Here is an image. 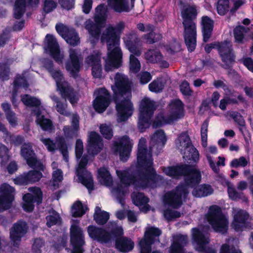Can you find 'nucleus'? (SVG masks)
Listing matches in <instances>:
<instances>
[{
    "mask_svg": "<svg viewBox=\"0 0 253 253\" xmlns=\"http://www.w3.org/2000/svg\"><path fill=\"white\" fill-rule=\"evenodd\" d=\"M88 143V152L92 155L97 154L103 147L101 137L95 132L90 133Z\"/></svg>",
    "mask_w": 253,
    "mask_h": 253,
    "instance_id": "25",
    "label": "nucleus"
},
{
    "mask_svg": "<svg viewBox=\"0 0 253 253\" xmlns=\"http://www.w3.org/2000/svg\"><path fill=\"white\" fill-rule=\"evenodd\" d=\"M131 196L133 203L136 206L145 205L149 202V199L142 193L133 192Z\"/></svg>",
    "mask_w": 253,
    "mask_h": 253,
    "instance_id": "53",
    "label": "nucleus"
},
{
    "mask_svg": "<svg viewBox=\"0 0 253 253\" xmlns=\"http://www.w3.org/2000/svg\"><path fill=\"white\" fill-rule=\"evenodd\" d=\"M112 88L114 93L118 122H125L131 116L133 111L131 101L130 84L127 77L117 73L115 77V85L112 86Z\"/></svg>",
    "mask_w": 253,
    "mask_h": 253,
    "instance_id": "3",
    "label": "nucleus"
},
{
    "mask_svg": "<svg viewBox=\"0 0 253 253\" xmlns=\"http://www.w3.org/2000/svg\"><path fill=\"white\" fill-rule=\"evenodd\" d=\"M162 35L155 32H149L143 36L142 38L145 40L148 44H152L161 40Z\"/></svg>",
    "mask_w": 253,
    "mask_h": 253,
    "instance_id": "58",
    "label": "nucleus"
},
{
    "mask_svg": "<svg viewBox=\"0 0 253 253\" xmlns=\"http://www.w3.org/2000/svg\"><path fill=\"white\" fill-rule=\"evenodd\" d=\"M181 15L182 22H194L197 15V11L195 6H185L181 10Z\"/></svg>",
    "mask_w": 253,
    "mask_h": 253,
    "instance_id": "34",
    "label": "nucleus"
},
{
    "mask_svg": "<svg viewBox=\"0 0 253 253\" xmlns=\"http://www.w3.org/2000/svg\"><path fill=\"white\" fill-rule=\"evenodd\" d=\"M100 131L102 135L106 139H110L113 137V130L109 125L102 124L100 126Z\"/></svg>",
    "mask_w": 253,
    "mask_h": 253,
    "instance_id": "63",
    "label": "nucleus"
},
{
    "mask_svg": "<svg viewBox=\"0 0 253 253\" xmlns=\"http://www.w3.org/2000/svg\"><path fill=\"white\" fill-rule=\"evenodd\" d=\"M31 170L27 173L16 177L14 179L15 183L19 185H26L39 181L42 177V174L38 169Z\"/></svg>",
    "mask_w": 253,
    "mask_h": 253,
    "instance_id": "23",
    "label": "nucleus"
},
{
    "mask_svg": "<svg viewBox=\"0 0 253 253\" xmlns=\"http://www.w3.org/2000/svg\"><path fill=\"white\" fill-rule=\"evenodd\" d=\"M169 114L159 116L154 122L153 126L158 127L165 124H170L184 116L183 104L179 99L172 100L169 106Z\"/></svg>",
    "mask_w": 253,
    "mask_h": 253,
    "instance_id": "7",
    "label": "nucleus"
},
{
    "mask_svg": "<svg viewBox=\"0 0 253 253\" xmlns=\"http://www.w3.org/2000/svg\"><path fill=\"white\" fill-rule=\"evenodd\" d=\"M28 225L25 221L20 220L14 223L10 229V238L13 246L18 247L21 238L27 233Z\"/></svg>",
    "mask_w": 253,
    "mask_h": 253,
    "instance_id": "14",
    "label": "nucleus"
},
{
    "mask_svg": "<svg viewBox=\"0 0 253 253\" xmlns=\"http://www.w3.org/2000/svg\"><path fill=\"white\" fill-rule=\"evenodd\" d=\"M20 155L26 161L27 164L31 168L43 171L44 167L38 159L31 142L23 143L21 146Z\"/></svg>",
    "mask_w": 253,
    "mask_h": 253,
    "instance_id": "10",
    "label": "nucleus"
},
{
    "mask_svg": "<svg viewBox=\"0 0 253 253\" xmlns=\"http://www.w3.org/2000/svg\"><path fill=\"white\" fill-rule=\"evenodd\" d=\"M28 190L31 193H27L23 196L24 203L23 208L25 211L30 212L34 209V203H37L38 205L42 203V192L41 189L37 187H30Z\"/></svg>",
    "mask_w": 253,
    "mask_h": 253,
    "instance_id": "13",
    "label": "nucleus"
},
{
    "mask_svg": "<svg viewBox=\"0 0 253 253\" xmlns=\"http://www.w3.org/2000/svg\"><path fill=\"white\" fill-rule=\"evenodd\" d=\"M107 17L106 6L103 4L98 5L95 9V14L94 16V21L98 23H103L105 25Z\"/></svg>",
    "mask_w": 253,
    "mask_h": 253,
    "instance_id": "36",
    "label": "nucleus"
},
{
    "mask_svg": "<svg viewBox=\"0 0 253 253\" xmlns=\"http://www.w3.org/2000/svg\"><path fill=\"white\" fill-rule=\"evenodd\" d=\"M206 156L208 160V162L210 164L211 168L212 169L215 173H218L219 171V169L218 166L220 165H221L223 166L225 165V158L219 157L218 158L219 160L217 162L216 166L213 161H212L211 156H210L209 154H207Z\"/></svg>",
    "mask_w": 253,
    "mask_h": 253,
    "instance_id": "61",
    "label": "nucleus"
},
{
    "mask_svg": "<svg viewBox=\"0 0 253 253\" xmlns=\"http://www.w3.org/2000/svg\"><path fill=\"white\" fill-rule=\"evenodd\" d=\"M52 100L56 104L55 109L56 111L61 115L69 116L71 115L70 112L67 111V103L66 99L63 101L60 100L58 97L52 95L50 96Z\"/></svg>",
    "mask_w": 253,
    "mask_h": 253,
    "instance_id": "35",
    "label": "nucleus"
},
{
    "mask_svg": "<svg viewBox=\"0 0 253 253\" xmlns=\"http://www.w3.org/2000/svg\"><path fill=\"white\" fill-rule=\"evenodd\" d=\"M249 30L248 28L243 26L236 27L234 30V35L236 42L242 43L244 37V34Z\"/></svg>",
    "mask_w": 253,
    "mask_h": 253,
    "instance_id": "54",
    "label": "nucleus"
},
{
    "mask_svg": "<svg viewBox=\"0 0 253 253\" xmlns=\"http://www.w3.org/2000/svg\"><path fill=\"white\" fill-rule=\"evenodd\" d=\"M156 108L155 102L149 98H144L141 101L138 126L141 132L148 127L149 121L153 116Z\"/></svg>",
    "mask_w": 253,
    "mask_h": 253,
    "instance_id": "9",
    "label": "nucleus"
},
{
    "mask_svg": "<svg viewBox=\"0 0 253 253\" xmlns=\"http://www.w3.org/2000/svg\"><path fill=\"white\" fill-rule=\"evenodd\" d=\"M184 28L183 36L188 50H194L197 44V28L195 22H182Z\"/></svg>",
    "mask_w": 253,
    "mask_h": 253,
    "instance_id": "12",
    "label": "nucleus"
},
{
    "mask_svg": "<svg viewBox=\"0 0 253 253\" xmlns=\"http://www.w3.org/2000/svg\"><path fill=\"white\" fill-rule=\"evenodd\" d=\"M14 88L12 91V96L11 101L13 104L15 103V96L16 95L18 88L19 86L23 87H28V84L24 77H17L16 80L13 82Z\"/></svg>",
    "mask_w": 253,
    "mask_h": 253,
    "instance_id": "51",
    "label": "nucleus"
},
{
    "mask_svg": "<svg viewBox=\"0 0 253 253\" xmlns=\"http://www.w3.org/2000/svg\"><path fill=\"white\" fill-rule=\"evenodd\" d=\"M233 213L234 220L232 226L236 231H241L244 228L251 226L250 224L252 218L246 211L233 209Z\"/></svg>",
    "mask_w": 253,
    "mask_h": 253,
    "instance_id": "17",
    "label": "nucleus"
},
{
    "mask_svg": "<svg viewBox=\"0 0 253 253\" xmlns=\"http://www.w3.org/2000/svg\"><path fill=\"white\" fill-rule=\"evenodd\" d=\"M154 243L143 236L138 241V247L140 253H159L157 251L152 252V245Z\"/></svg>",
    "mask_w": 253,
    "mask_h": 253,
    "instance_id": "37",
    "label": "nucleus"
},
{
    "mask_svg": "<svg viewBox=\"0 0 253 253\" xmlns=\"http://www.w3.org/2000/svg\"><path fill=\"white\" fill-rule=\"evenodd\" d=\"M39 3V0H16L15 3L14 15L16 19H19L25 11L27 5L36 6Z\"/></svg>",
    "mask_w": 253,
    "mask_h": 253,
    "instance_id": "29",
    "label": "nucleus"
},
{
    "mask_svg": "<svg viewBox=\"0 0 253 253\" xmlns=\"http://www.w3.org/2000/svg\"><path fill=\"white\" fill-rule=\"evenodd\" d=\"M135 0H131V5L129 4L128 0H107L108 5L118 13L128 12L131 10L133 6Z\"/></svg>",
    "mask_w": 253,
    "mask_h": 253,
    "instance_id": "27",
    "label": "nucleus"
},
{
    "mask_svg": "<svg viewBox=\"0 0 253 253\" xmlns=\"http://www.w3.org/2000/svg\"><path fill=\"white\" fill-rule=\"evenodd\" d=\"M14 189L4 183L0 187V211L8 209L14 200Z\"/></svg>",
    "mask_w": 253,
    "mask_h": 253,
    "instance_id": "20",
    "label": "nucleus"
},
{
    "mask_svg": "<svg viewBox=\"0 0 253 253\" xmlns=\"http://www.w3.org/2000/svg\"><path fill=\"white\" fill-rule=\"evenodd\" d=\"M135 54L131 53L129 56V69L133 73L138 72L141 68V65L139 61L135 56Z\"/></svg>",
    "mask_w": 253,
    "mask_h": 253,
    "instance_id": "56",
    "label": "nucleus"
},
{
    "mask_svg": "<svg viewBox=\"0 0 253 253\" xmlns=\"http://www.w3.org/2000/svg\"><path fill=\"white\" fill-rule=\"evenodd\" d=\"M104 26L103 23H98L88 19L84 22V28L92 38L91 43L95 44L98 41L101 34V28Z\"/></svg>",
    "mask_w": 253,
    "mask_h": 253,
    "instance_id": "24",
    "label": "nucleus"
},
{
    "mask_svg": "<svg viewBox=\"0 0 253 253\" xmlns=\"http://www.w3.org/2000/svg\"><path fill=\"white\" fill-rule=\"evenodd\" d=\"M108 229L116 238L115 246L119 251L126 253L132 251L134 243L130 238L122 236L124 232L121 226L118 225L115 222H110L108 224Z\"/></svg>",
    "mask_w": 253,
    "mask_h": 253,
    "instance_id": "8",
    "label": "nucleus"
},
{
    "mask_svg": "<svg viewBox=\"0 0 253 253\" xmlns=\"http://www.w3.org/2000/svg\"><path fill=\"white\" fill-rule=\"evenodd\" d=\"M98 178L100 182L106 186H110L112 184V178L109 171L104 168H101L98 170Z\"/></svg>",
    "mask_w": 253,
    "mask_h": 253,
    "instance_id": "41",
    "label": "nucleus"
},
{
    "mask_svg": "<svg viewBox=\"0 0 253 253\" xmlns=\"http://www.w3.org/2000/svg\"><path fill=\"white\" fill-rule=\"evenodd\" d=\"M100 41L102 43L106 42L107 46V57L104 58L105 70L109 72L120 67L123 52L119 46L115 28L109 25L102 33Z\"/></svg>",
    "mask_w": 253,
    "mask_h": 253,
    "instance_id": "4",
    "label": "nucleus"
},
{
    "mask_svg": "<svg viewBox=\"0 0 253 253\" xmlns=\"http://www.w3.org/2000/svg\"><path fill=\"white\" fill-rule=\"evenodd\" d=\"M21 101L27 106L35 107L34 109L39 108L41 105V101L36 97L32 96L28 94H25L21 96Z\"/></svg>",
    "mask_w": 253,
    "mask_h": 253,
    "instance_id": "45",
    "label": "nucleus"
},
{
    "mask_svg": "<svg viewBox=\"0 0 253 253\" xmlns=\"http://www.w3.org/2000/svg\"><path fill=\"white\" fill-rule=\"evenodd\" d=\"M216 49L218 50L219 55L234 52L231 43L228 41L222 42H217Z\"/></svg>",
    "mask_w": 253,
    "mask_h": 253,
    "instance_id": "50",
    "label": "nucleus"
},
{
    "mask_svg": "<svg viewBox=\"0 0 253 253\" xmlns=\"http://www.w3.org/2000/svg\"><path fill=\"white\" fill-rule=\"evenodd\" d=\"M167 139L164 131L162 129L156 131L151 137V144L157 145L158 146L163 147L164 146Z\"/></svg>",
    "mask_w": 253,
    "mask_h": 253,
    "instance_id": "40",
    "label": "nucleus"
},
{
    "mask_svg": "<svg viewBox=\"0 0 253 253\" xmlns=\"http://www.w3.org/2000/svg\"><path fill=\"white\" fill-rule=\"evenodd\" d=\"M101 59V52L99 51H94L85 58L84 63L88 67H92L100 64Z\"/></svg>",
    "mask_w": 253,
    "mask_h": 253,
    "instance_id": "44",
    "label": "nucleus"
},
{
    "mask_svg": "<svg viewBox=\"0 0 253 253\" xmlns=\"http://www.w3.org/2000/svg\"><path fill=\"white\" fill-rule=\"evenodd\" d=\"M201 24L204 42H207L211 35L213 30V21L207 16L202 18Z\"/></svg>",
    "mask_w": 253,
    "mask_h": 253,
    "instance_id": "32",
    "label": "nucleus"
},
{
    "mask_svg": "<svg viewBox=\"0 0 253 253\" xmlns=\"http://www.w3.org/2000/svg\"><path fill=\"white\" fill-rule=\"evenodd\" d=\"M123 41L127 49L130 52L139 56L142 53L141 49L138 45L140 39L135 31H131L126 33L123 38Z\"/></svg>",
    "mask_w": 253,
    "mask_h": 253,
    "instance_id": "19",
    "label": "nucleus"
},
{
    "mask_svg": "<svg viewBox=\"0 0 253 253\" xmlns=\"http://www.w3.org/2000/svg\"><path fill=\"white\" fill-rule=\"evenodd\" d=\"M94 219L99 225L105 224L109 218V213L104 211H101L99 207H96L93 215Z\"/></svg>",
    "mask_w": 253,
    "mask_h": 253,
    "instance_id": "42",
    "label": "nucleus"
},
{
    "mask_svg": "<svg viewBox=\"0 0 253 253\" xmlns=\"http://www.w3.org/2000/svg\"><path fill=\"white\" fill-rule=\"evenodd\" d=\"M56 142L57 144V148H59L64 159L66 162H68V148L65 138L63 136H58L56 138Z\"/></svg>",
    "mask_w": 253,
    "mask_h": 253,
    "instance_id": "49",
    "label": "nucleus"
},
{
    "mask_svg": "<svg viewBox=\"0 0 253 253\" xmlns=\"http://www.w3.org/2000/svg\"><path fill=\"white\" fill-rule=\"evenodd\" d=\"M163 170L170 176H184V183L179 184L174 189L164 195L165 204L173 209H178L182 204V198H185L189 193L188 188H193L200 183L201 172L196 166L187 164L163 168Z\"/></svg>",
    "mask_w": 253,
    "mask_h": 253,
    "instance_id": "2",
    "label": "nucleus"
},
{
    "mask_svg": "<svg viewBox=\"0 0 253 253\" xmlns=\"http://www.w3.org/2000/svg\"><path fill=\"white\" fill-rule=\"evenodd\" d=\"M57 89L64 99H68L72 105L77 103V98L74 89L67 82H64L58 85Z\"/></svg>",
    "mask_w": 253,
    "mask_h": 253,
    "instance_id": "28",
    "label": "nucleus"
},
{
    "mask_svg": "<svg viewBox=\"0 0 253 253\" xmlns=\"http://www.w3.org/2000/svg\"><path fill=\"white\" fill-rule=\"evenodd\" d=\"M228 186V193L229 197L233 200H237L239 199H244L247 201V199L245 197L244 193L242 192H238L230 183H227Z\"/></svg>",
    "mask_w": 253,
    "mask_h": 253,
    "instance_id": "52",
    "label": "nucleus"
},
{
    "mask_svg": "<svg viewBox=\"0 0 253 253\" xmlns=\"http://www.w3.org/2000/svg\"><path fill=\"white\" fill-rule=\"evenodd\" d=\"M70 238L74 248V251L71 253H83L84 252L83 249L84 242L83 231L77 224H73L70 227Z\"/></svg>",
    "mask_w": 253,
    "mask_h": 253,
    "instance_id": "15",
    "label": "nucleus"
},
{
    "mask_svg": "<svg viewBox=\"0 0 253 253\" xmlns=\"http://www.w3.org/2000/svg\"><path fill=\"white\" fill-rule=\"evenodd\" d=\"M31 114L37 117L36 122L40 125L42 129L45 131H50L54 128L53 124L51 120L44 118L41 115V110L39 108L32 109Z\"/></svg>",
    "mask_w": 253,
    "mask_h": 253,
    "instance_id": "31",
    "label": "nucleus"
},
{
    "mask_svg": "<svg viewBox=\"0 0 253 253\" xmlns=\"http://www.w3.org/2000/svg\"><path fill=\"white\" fill-rule=\"evenodd\" d=\"M46 225L51 227L54 225H60L61 223V218L59 214L54 210L49 211V215L46 217Z\"/></svg>",
    "mask_w": 253,
    "mask_h": 253,
    "instance_id": "46",
    "label": "nucleus"
},
{
    "mask_svg": "<svg viewBox=\"0 0 253 253\" xmlns=\"http://www.w3.org/2000/svg\"><path fill=\"white\" fill-rule=\"evenodd\" d=\"M181 153L183 154V158L185 161L192 160L196 162L199 160V152L192 145L184 149Z\"/></svg>",
    "mask_w": 253,
    "mask_h": 253,
    "instance_id": "39",
    "label": "nucleus"
},
{
    "mask_svg": "<svg viewBox=\"0 0 253 253\" xmlns=\"http://www.w3.org/2000/svg\"><path fill=\"white\" fill-rule=\"evenodd\" d=\"M192 239L193 243H195V248L196 251L199 252H205V253H215V251L211 250L208 252L206 245L210 242L209 235L208 233L204 234L199 229L194 228L192 229Z\"/></svg>",
    "mask_w": 253,
    "mask_h": 253,
    "instance_id": "18",
    "label": "nucleus"
},
{
    "mask_svg": "<svg viewBox=\"0 0 253 253\" xmlns=\"http://www.w3.org/2000/svg\"><path fill=\"white\" fill-rule=\"evenodd\" d=\"M41 141L45 146L47 149L52 152H54L57 149L56 143L49 138H45L42 136L40 137Z\"/></svg>",
    "mask_w": 253,
    "mask_h": 253,
    "instance_id": "62",
    "label": "nucleus"
},
{
    "mask_svg": "<svg viewBox=\"0 0 253 253\" xmlns=\"http://www.w3.org/2000/svg\"><path fill=\"white\" fill-rule=\"evenodd\" d=\"M176 146L181 152L184 149L192 145L190 138L188 135V131H184L180 133L175 141Z\"/></svg>",
    "mask_w": 253,
    "mask_h": 253,
    "instance_id": "33",
    "label": "nucleus"
},
{
    "mask_svg": "<svg viewBox=\"0 0 253 253\" xmlns=\"http://www.w3.org/2000/svg\"><path fill=\"white\" fill-rule=\"evenodd\" d=\"M161 234L162 231L159 228L152 226L146 228L143 236L154 243L159 242V236Z\"/></svg>",
    "mask_w": 253,
    "mask_h": 253,
    "instance_id": "38",
    "label": "nucleus"
},
{
    "mask_svg": "<svg viewBox=\"0 0 253 253\" xmlns=\"http://www.w3.org/2000/svg\"><path fill=\"white\" fill-rule=\"evenodd\" d=\"M84 58L79 51L70 48L69 50V59L65 63V68L71 77L76 78L83 65Z\"/></svg>",
    "mask_w": 253,
    "mask_h": 253,
    "instance_id": "11",
    "label": "nucleus"
},
{
    "mask_svg": "<svg viewBox=\"0 0 253 253\" xmlns=\"http://www.w3.org/2000/svg\"><path fill=\"white\" fill-rule=\"evenodd\" d=\"M46 41L44 49L48 51L53 59L58 63H62L64 55L60 53L59 46L55 38L51 35L47 34L45 37Z\"/></svg>",
    "mask_w": 253,
    "mask_h": 253,
    "instance_id": "22",
    "label": "nucleus"
},
{
    "mask_svg": "<svg viewBox=\"0 0 253 253\" xmlns=\"http://www.w3.org/2000/svg\"><path fill=\"white\" fill-rule=\"evenodd\" d=\"M220 56L223 63V64H220V65L224 69L232 67V65L235 62L236 56L234 52L220 55Z\"/></svg>",
    "mask_w": 253,
    "mask_h": 253,
    "instance_id": "47",
    "label": "nucleus"
},
{
    "mask_svg": "<svg viewBox=\"0 0 253 253\" xmlns=\"http://www.w3.org/2000/svg\"><path fill=\"white\" fill-rule=\"evenodd\" d=\"M146 140L141 138L138 145L137 165L131 166L128 170H117L116 173L125 186L130 184L136 187L146 188L148 186H157L164 182L163 177L157 174L153 167L152 147L148 150Z\"/></svg>",
    "mask_w": 253,
    "mask_h": 253,
    "instance_id": "1",
    "label": "nucleus"
},
{
    "mask_svg": "<svg viewBox=\"0 0 253 253\" xmlns=\"http://www.w3.org/2000/svg\"><path fill=\"white\" fill-rule=\"evenodd\" d=\"M165 84L161 79L157 78L149 84V90L155 93L162 92L164 88Z\"/></svg>",
    "mask_w": 253,
    "mask_h": 253,
    "instance_id": "55",
    "label": "nucleus"
},
{
    "mask_svg": "<svg viewBox=\"0 0 253 253\" xmlns=\"http://www.w3.org/2000/svg\"><path fill=\"white\" fill-rule=\"evenodd\" d=\"M205 217L215 232L222 234L227 232L228 220L219 206H210L208 212L205 214Z\"/></svg>",
    "mask_w": 253,
    "mask_h": 253,
    "instance_id": "6",
    "label": "nucleus"
},
{
    "mask_svg": "<svg viewBox=\"0 0 253 253\" xmlns=\"http://www.w3.org/2000/svg\"><path fill=\"white\" fill-rule=\"evenodd\" d=\"M131 147L132 143L126 135L114 142L113 149L116 153H119L120 160L123 162H126L129 157Z\"/></svg>",
    "mask_w": 253,
    "mask_h": 253,
    "instance_id": "16",
    "label": "nucleus"
},
{
    "mask_svg": "<svg viewBox=\"0 0 253 253\" xmlns=\"http://www.w3.org/2000/svg\"><path fill=\"white\" fill-rule=\"evenodd\" d=\"M145 59L149 62L155 63L162 61L163 56L157 50L149 49L145 53Z\"/></svg>",
    "mask_w": 253,
    "mask_h": 253,
    "instance_id": "43",
    "label": "nucleus"
},
{
    "mask_svg": "<svg viewBox=\"0 0 253 253\" xmlns=\"http://www.w3.org/2000/svg\"><path fill=\"white\" fill-rule=\"evenodd\" d=\"M84 152L83 143L80 139L76 141L75 145L76 157L79 162L76 168V173L81 182L88 190L89 192L94 189L93 181L91 173L86 169V166L89 160V156L84 155L82 156Z\"/></svg>",
    "mask_w": 253,
    "mask_h": 253,
    "instance_id": "5",
    "label": "nucleus"
},
{
    "mask_svg": "<svg viewBox=\"0 0 253 253\" xmlns=\"http://www.w3.org/2000/svg\"><path fill=\"white\" fill-rule=\"evenodd\" d=\"M188 243V236L178 234L174 237V242L171 244L170 249V253H184V247Z\"/></svg>",
    "mask_w": 253,
    "mask_h": 253,
    "instance_id": "30",
    "label": "nucleus"
},
{
    "mask_svg": "<svg viewBox=\"0 0 253 253\" xmlns=\"http://www.w3.org/2000/svg\"><path fill=\"white\" fill-rule=\"evenodd\" d=\"M85 212V211L82 203L80 201L77 202L72 207L71 213L74 217L82 216Z\"/></svg>",
    "mask_w": 253,
    "mask_h": 253,
    "instance_id": "57",
    "label": "nucleus"
},
{
    "mask_svg": "<svg viewBox=\"0 0 253 253\" xmlns=\"http://www.w3.org/2000/svg\"><path fill=\"white\" fill-rule=\"evenodd\" d=\"M64 39L67 43L73 46H76L80 42V38L77 33L74 30L69 32L67 36H65Z\"/></svg>",
    "mask_w": 253,
    "mask_h": 253,
    "instance_id": "59",
    "label": "nucleus"
},
{
    "mask_svg": "<svg viewBox=\"0 0 253 253\" xmlns=\"http://www.w3.org/2000/svg\"><path fill=\"white\" fill-rule=\"evenodd\" d=\"M212 192L213 190L210 185L204 184L198 187V188L193 190L192 194L194 197H201L210 195Z\"/></svg>",
    "mask_w": 253,
    "mask_h": 253,
    "instance_id": "48",
    "label": "nucleus"
},
{
    "mask_svg": "<svg viewBox=\"0 0 253 253\" xmlns=\"http://www.w3.org/2000/svg\"><path fill=\"white\" fill-rule=\"evenodd\" d=\"M87 231L91 238L101 242L108 243L112 239L111 234L101 228L89 226L88 227Z\"/></svg>",
    "mask_w": 253,
    "mask_h": 253,
    "instance_id": "26",
    "label": "nucleus"
},
{
    "mask_svg": "<svg viewBox=\"0 0 253 253\" xmlns=\"http://www.w3.org/2000/svg\"><path fill=\"white\" fill-rule=\"evenodd\" d=\"M97 96L93 102L94 109L98 113L103 112L111 102V95L107 90L102 88L96 91Z\"/></svg>",
    "mask_w": 253,
    "mask_h": 253,
    "instance_id": "21",
    "label": "nucleus"
},
{
    "mask_svg": "<svg viewBox=\"0 0 253 253\" xmlns=\"http://www.w3.org/2000/svg\"><path fill=\"white\" fill-rule=\"evenodd\" d=\"M216 8L219 14L225 15L229 10V0H218Z\"/></svg>",
    "mask_w": 253,
    "mask_h": 253,
    "instance_id": "60",
    "label": "nucleus"
},
{
    "mask_svg": "<svg viewBox=\"0 0 253 253\" xmlns=\"http://www.w3.org/2000/svg\"><path fill=\"white\" fill-rule=\"evenodd\" d=\"M45 245L44 241L40 239L37 238L34 240L32 246V251L36 253H40L44 251Z\"/></svg>",
    "mask_w": 253,
    "mask_h": 253,
    "instance_id": "64",
    "label": "nucleus"
}]
</instances>
